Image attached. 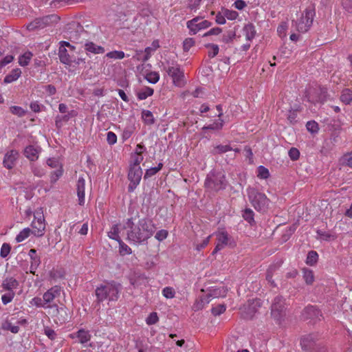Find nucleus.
Instances as JSON below:
<instances>
[{
    "label": "nucleus",
    "instance_id": "obj_57",
    "mask_svg": "<svg viewBox=\"0 0 352 352\" xmlns=\"http://www.w3.org/2000/svg\"><path fill=\"white\" fill-rule=\"evenodd\" d=\"M164 296L166 298H173L175 297V292L170 287H166L162 290Z\"/></svg>",
    "mask_w": 352,
    "mask_h": 352
},
{
    "label": "nucleus",
    "instance_id": "obj_11",
    "mask_svg": "<svg viewBox=\"0 0 352 352\" xmlns=\"http://www.w3.org/2000/svg\"><path fill=\"white\" fill-rule=\"evenodd\" d=\"M301 316L304 320H310L311 321L316 322L321 320L322 314L320 310L316 306L308 305L303 309Z\"/></svg>",
    "mask_w": 352,
    "mask_h": 352
},
{
    "label": "nucleus",
    "instance_id": "obj_56",
    "mask_svg": "<svg viewBox=\"0 0 352 352\" xmlns=\"http://www.w3.org/2000/svg\"><path fill=\"white\" fill-rule=\"evenodd\" d=\"M223 14H224L225 17H226L229 20H234L239 16V14L236 11L230 10L228 9H226L224 10Z\"/></svg>",
    "mask_w": 352,
    "mask_h": 352
},
{
    "label": "nucleus",
    "instance_id": "obj_12",
    "mask_svg": "<svg viewBox=\"0 0 352 352\" xmlns=\"http://www.w3.org/2000/svg\"><path fill=\"white\" fill-rule=\"evenodd\" d=\"M199 17H195L187 22V27L190 30V34H197L200 30L206 29L210 26H211V22L204 20L200 21Z\"/></svg>",
    "mask_w": 352,
    "mask_h": 352
},
{
    "label": "nucleus",
    "instance_id": "obj_64",
    "mask_svg": "<svg viewBox=\"0 0 352 352\" xmlns=\"http://www.w3.org/2000/svg\"><path fill=\"white\" fill-rule=\"evenodd\" d=\"M107 141L110 145L114 144L117 142L116 135L112 131H109L107 134Z\"/></svg>",
    "mask_w": 352,
    "mask_h": 352
},
{
    "label": "nucleus",
    "instance_id": "obj_48",
    "mask_svg": "<svg viewBox=\"0 0 352 352\" xmlns=\"http://www.w3.org/2000/svg\"><path fill=\"white\" fill-rule=\"evenodd\" d=\"M109 58L122 59L124 57V53L122 51H112L106 54Z\"/></svg>",
    "mask_w": 352,
    "mask_h": 352
},
{
    "label": "nucleus",
    "instance_id": "obj_45",
    "mask_svg": "<svg viewBox=\"0 0 352 352\" xmlns=\"http://www.w3.org/2000/svg\"><path fill=\"white\" fill-rule=\"evenodd\" d=\"M41 263V259L39 256L32 257L31 259L30 270V272L32 274H35V271Z\"/></svg>",
    "mask_w": 352,
    "mask_h": 352
},
{
    "label": "nucleus",
    "instance_id": "obj_15",
    "mask_svg": "<svg viewBox=\"0 0 352 352\" xmlns=\"http://www.w3.org/2000/svg\"><path fill=\"white\" fill-rule=\"evenodd\" d=\"M62 289L60 286L55 285L50 289H49L46 292L43 294V299L45 300V303L52 302L56 298H58L60 296L62 292Z\"/></svg>",
    "mask_w": 352,
    "mask_h": 352
},
{
    "label": "nucleus",
    "instance_id": "obj_27",
    "mask_svg": "<svg viewBox=\"0 0 352 352\" xmlns=\"http://www.w3.org/2000/svg\"><path fill=\"white\" fill-rule=\"evenodd\" d=\"M243 31L245 34L246 39L252 41L256 34L255 27L252 23H248L243 28Z\"/></svg>",
    "mask_w": 352,
    "mask_h": 352
},
{
    "label": "nucleus",
    "instance_id": "obj_5",
    "mask_svg": "<svg viewBox=\"0 0 352 352\" xmlns=\"http://www.w3.org/2000/svg\"><path fill=\"white\" fill-rule=\"evenodd\" d=\"M66 34L70 41L76 43H82L84 41H87L88 34L83 27L76 22L69 24Z\"/></svg>",
    "mask_w": 352,
    "mask_h": 352
},
{
    "label": "nucleus",
    "instance_id": "obj_2",
    "mask_svg": "<svg viewBox=\"0 0 352 352\" xmlns=\"http://www.w3.org/2000/svg\"><path fill=\"white\" fill-rule=\"evenodd\" d=\"M122 285L115 281L106 283L96 289L95 293L97 302L100 303L104 300L116 301L119 298V294L122 291Z\"/></svg>",
    "mask_w": 352,
    "mask_h": 352
},
{
    "label": "nucleus",
    "instance_id": "obj_1",
    "mask_svg": "<svg viewBox=\"0 0 352 352\" xmlns=\"http://www.w3.org/2000/svg\"><path fill=\"white\" fill-rule=\"evenodd\" d=\"M124 228L126 231V239L134 243H142L151 238L156 230L153 221L148 218L139 219L135 223L133 218L127 219Z\"/></svg>",
    "mask_w": 352,
    "mask_h": 352
},
{
    "label": "nucleus",
    "instance_id": "obj_32",
    "mask_svg": "<svg viewBox=\"0 0 352 352\" xmlns=\"http://www.w3.org/2000/svg\"><path fill=\"white\" fill-rule=\"evenodd\" d=\"M340 164L342 166H348L352 169V153L344 154L340 159Z\"/></svg>",
    "mask_w": 352,
    "mask_h": 352
},
{
    "label": "nucleus",
    "instance_id": "obj_42",
    "mask_svg": "<svg viewBox=\"0 0 352 352\" xmlns=\"http://www.w3.org/2000/svg\"><path fill=\"white\" fill-rule=\"evenodd\" d=\"M119 252L121 255L131 254L132 253L131 248L125 244L122 240L119 242Z\"/></svg>",
    "mask_w": 352,
    "mask_h": 352
},
{
    "label": "nucleus",
    "instance_id": "obj_22",
    "mask_svg": "<svg viewBox=\"0 0 352 352\" xmlns=\"http://www.w3.org/2000/svg\"><path fill=\"white\" fill-rule=\"evenodd\" d=\"M19 281L13 277H8L3 280L1 287L4 290L14 292L13 289L18 287Z\"/></svg>",
    "mask_w": 352,
    "mask_h": 352
},
{
    "label": "nucleus",
    "instance_id": "obj_60",
    "mask_svg": "<svg viewBox=\"0 0 352 352\" xmlns=\"http://www.w3.org/2000/svg\"><path fill=\"white\" fill-rule=\"evenodd\" d=\"M168 232L166 230H160L157 231L155 235V238L159 241H162L168 236Z\"/></svg>",
    "mask_w": 352,
    "mask_h": 352
},
{
    "label": "nucleus",
    "instance_id": "obj_44",
    "mask_svg": "<svg viewBox=\"0 0 352 352\" xmlns=\"http://www.w3.org/2000/svg\"><path fill=\"white\" fill-rule=\"evenodd\" d=\"M63 170L62 166H59V168L52 172L50 175V182L52 184H54L63 175Z\"/></svg>",
    "mask_w": 352,
    "mask_h": 352
},
{
    "label": "nucleus",
    "instance_id": "obj_6",
    "mask_svg": "<svg viewBox=\"0 0 352 352\" xmlns=\"http://www.w3.org/2000/svg\"><path fill=\"white\" fill-rule=\"evenodd\" d=\"M302 349L307 352H327V348L322 342L315 338L313 335H308L302 338Z\"/></svg>",
    "mask_w": 352,
    "mask_h": 352
},
{
    "label": "nucleus",
    "instance_id": "obj_23",
    "mask_svg": "<svg viewBox=\"0 0 352 352\" xmlns=\"http://www.w3.org/2000/svg\"><path fill=\"white\" fill-rule=\"evenodd\" d=\"M32 234L36 236H42L44 235L45 229V223L43 221H33L32 222Z\"/></svg>",
    "mask_w": 352,
    "mask_h": 352
},
{
    "label": "nucleus",
    "instance_id": "obj_36",
    "mask_svg": "<svg viewBox=\"0 0 352 352\" xmlns=\"http://www.w3.org/2000/svg\"><path fill=\"white\" fill-rule=\"evenodd\" d=\"M318 259V254L316 251H309L307 254L306 263L309 265H315Z\"/></svg>",
    "mask_w": 352,
    "mask_h": 352
},
{
    "label": "nucleus",
    "instance_id": "obj_61",
    "mask_svg": "<svg viewBox=\"0 0 352 352\" xmlns=\"http://www.w3.org/2000/svg\"><path fill=\"white\" fill-rule=\"evenodd\" d=\"M290 159L293 161L297 160L300 156L299 151L294 147L291 148L288 152Z\"/></svg>",
    "mask_w": 352,
    "mask_h": 352
},
{
    "label": "nucleus",
    "instance_id": "obj_47",
    "mask_svg": "<svg viewBox=\"0 0 352 352\" xmlns=\"http://www.w3.org/2000/svg\"><path fill=\"white\" fill-rule=\"evenodd\" d=\"M226 306L224 304H220L216 307H212L211 309V312L214 316H217L223 314L226 311Z\"/></svg>",
    "mask_w": 352,
    "mask_h": 352
},
{
    "label": "nucleus",
    "instance_id": "obj_62",
    "mask_svg": "<svg viewBox=\"0 0 352 352\" xmlns=\"http://www.w3.org/2000/svg\"><path fill=\"white\" fill-rule=\"evenodd\" d=\"M235 36L236 32L234 31H229L226 34H223L222 41L226 43H228L232 41Z\"/></svg>",
    "mask_w": 352,
    "mask_h": 352
},
{
    "label": "nucleus",
    "instance_id": "obj_30",
    "mask_svg": "<svg viewBox=\"0 0 352 352\" xmlns=\"http://www.w3.org/2000/svg\"><path fill=\"white\" fill-rule=\"evenodd\" d=\"M224 124V121L221 119H219L218 120L214 121L212 124H209L208 126H204L202 128L203 131L206 130H213V131H219L223 128Z\"/></svg>",
    "mask_w": 352,
    "mask_h": 352
},
{
    "label": "nucleus",
    "instance_id": "obj_59",
    "mask_svg": "<svg viewBox=\"0 0 352 352\" xmlns=\"http://www.w3.org/2000/svg\"><path fill=\"white\" fill-rule=\"evenodd\" d=\"M206 47H210L212 49L211 51L208 52V56L210 57L213 58L218 54L219 47L217 45L210 43V44L206 45Z\"/></svg>",
    "mask_w": 352,
    "mask_h": 352
},
{
    "label": "nucleus",
    "instance_id": "obj_43",
    "mask_svg": "<svg viewBox=\"0 0 352 352\" xmlns=\"http://www.w3.org/2000/svg\"><path fill=\"white\" fill-rule=\"evenodd\" d=\"M65 272L62 269H52L50 272V276L51 278L56 280L64 277Z\"/></svg>",
    "mask_w": 352,
    "mask_h": 352
},
{
    "label": "nucleus",
    "instance_id": "obj_29",
    "mask_svg": "<svg viewBox=\"0 0 352 352\" xmlns=\"http://www.w3.org/2000/svg\"><path fill=\"white\" fill-rule=\"evenodd\" d=\"M242 217L250 225L255 224V221L254 218V212L252 209L247 208L244 210H243Z\"/></svg>",
    "mask_w": 352,
    "mask_h": 352
},
{
    "label": "nucleus",
    "instance_id": "obj_37",
    "mask_svg": "<svg viewBox=\"0 0 352 352\" xmlns=\"http://www.w3.org/2000/svg\"><path fill=\"white\" fill-rule=\"evenodd\" d=\"M163 167L162 163H159L157 167L148 168L146 170L144 176V179H146L153 175H155L158 171H160Z\"/></svg>",
    "mask_w": 352,
    "mask_h": 352
},
{
    "label": "nucleus",
    "instance_id": "obj_28",
    "mask_svg": "<svg viewBox=\"0 0 352 352\" xmlns=\"http://www.w3.org/2000/svg\"><path fill=\"white\" fill-rule=\"evenodd\" d=\"M76 337L79 339L80 342L85 344L91 339V335L88 331L83 329L78 330L76 332Z\"/></svg>",
    "mask_w": 352,
    "mask_h": 352
},
{
    "label": "nucleus",
    "instance_id": "obj_3",
    "mask_svg": "<svg viewBox=\"0 0 352 352\" xmlns=\"http://www.w3.org/2000/svg\"><path fill=\"white\" fill-rule=\"evenodd\" d=\"M248 196L256 210L262 213L267 212L270 201L264 193L256 188H250L248 189Z\"/></svg>",
    "mask_w": 352,
    "mask_h": 352
},
{
    "label": "nucleus",
    "instance_id": "obj_40",
    "mask_svg": "<svg viewBox=\"0 0 352 352\" xmlns=\"http://www.w3.org/2000/svg\"><path fill=\"white\" fill-rule=\"evenodd\" d=\"M118 234H119L118 226V225H114L111 228V230L108 232V236L109 238L114 239V240L117 241L118 242H119L121 240V239L119 236Z\"/></svg>",
    "mask_w": 352,
    "mask_h": 352
},
{
    "label": "nucleus",
    "instance_id": "obj_38",
    "mask_svg": "<svg viewBox=\"0 0 352 352\" xmlns=\"http://www.w3.org/2000/svg\"><path fill=\"white\" fill-rule=\"evenodd\" d=\"M30 233H32V230H31L29 228H24L22 230L19 234L16 237V242H21L27 239Z\"/></svg>",
    "mask_w": 352,
    "mask_h": 352
},
{
    "label": "nucleus",
    "instance_id": "obj_13",
    "mask_svg": "<svg viewBox=\"0 0 352 352\" xmlns=\"http://www.w3.org/2000/svg\"><path fill=\"white\" fill-rule=\"evenodd\" d=\"M52 17H53L52 15L36 18L27 25V29L30 31H32L37 29L44 28L51 23Z\"/></svg>",
    "mask_w": 352,
    "mask_h": 352
},
{
    "label": "nucleus",
    "instance_id": "obj_20",
    "mask_svg": "<svg viewBox=\"0 0 352 352\" xmlns=\"http://www.w3.org/2000/svg\"><path fill=\"white\" fill-rule=\"evenodd\" d=\"M221 292L222 290L220 289H213L211 293L206 294V296L201 299V302H198L196 305L194 306V310H198L199 309H201L203 307V304L204 303H208L210 302V297L212 296L213 298H218L219 296H221Z\"/></svg>",
    "mask_w": 352,
    "mask_h": 352
},
{
    "label": "nucleus",
    "instance_id": "obj_63",
    "mask_svg": "<svg viewBox=\"0 0 352 352\" xmlns=\"http://www.w3.org/2000/svg\"><path fill=\"white\" fill-rule=\"evenodd\" d=\"M32 172L35 176L38 177H41L45 174V172L43 168L34 165L32 166Z\"/></svg>",
    "mask_w": 352,
    "mask_h": 352
},
{
    "label": "nucleus",
    "instance_id": "obj_58",
    "mask_svg": "<svg viewBox=\"0 0 352 352\" xmlns=\"http://www.w3.org/2000/svg\"><path fill=\"white\" fill-rule=\"evenodd\" d=\"M195 45V41L192 38H187L183 42L184 51L188 52Z\"/></svg>",
    "mask_w": 352,
    "mask_h": 352
},
{
    "label": "nucleus",
    "instance_id": "obj_39",
    "mask_svg": "<svg viewBox=\"0 0 352 352\" xmlns=\"http://www.w3.org/2000/svg\"><path fill=\"white\" fill-rule=\"evenodd\" d=\"M145 78L150 83L155 84L160 79V74L156 72H150L146 75Z\"/></svg>",
    "mask_w": 352,
    "mask_h": 352
},
{
    "label": "nucleus",
    "instance_id": "obj_19",
    "mask_svg": "<svg viewBox=\"0 0 352 352\" xmlns=\"http://www.w3.org/2000/svg\"><path fill=\"white\" fill-rule=\"evenodd\" d=\"M16 319L15 317L9 318L7 317L1 324V328L3 331H10L12 333H17L19 331V327L18 325H12V321Z\"/></svg>",
    "mask_w": 352,
    "mask_h": 352
},
{
    "label": "nucleus",
    "instance_id": "obj_55",
    "mask_svg": "<svg viewBox=\"0 0 352 352\" xmlns=\"http://www.w3.org/2000/svg\"><path fill=\"white\" fill-rule=\"evenodd\" d=\"M152 50V48L150 47H146L144 52L141 51V55H143V58H138V60L142 62L147 61L151 57Z\"/></svg>",
    "mask_w": 352,
    "mask_h": 352
},
{
    "label": "nucleus",
    "instance_id": "obj_16",
    "mask_svg": "<svg viewBox=\"0 0 352 352\" xmlns=\"http://www.w3.org/2000/svg\"><path fill=\"white\" fill-rule=\"evenodd\" d=\"M217 243L212 252V254H216L219 250H222L226 245H228L229 241V236L227 232H221L217 234Z\"/></svg>",
    "mask_w": 352,
    "mask_h": 352
},
{
    "label": "nucleus",
    "instance_id": "obj_50",
    "mask_svg": "<svg viewBox=\"0 0 352 352\" xmlns=\"http://www.w3.org/2000/svg\"><path fill=\"white\" fill-rule=\"evenodd\" d=\"M307 131L312 133H317L319 130L318 124L315 121H309L306 124Z\"/></svg>",
    "mask_w": 352,
    "mask_h": 352
},
{
    "label": "nucleus",
    "instance_id": "obj_31",
    "mask_svg": "<svg viewBox=\"0 0 352 352\" xmlns=\"http://www.w3.org/2000/svg\"><path fill=\"white\" fill-rule=\"evenodd\" d=\"M142 118L146 124L151 125L155 123V119L151 111L143 110L142 111Z\"/></svg>",
    "mask_w": 352,
    "mask_h": 352
},
{
    "label": "nucleus",
    "instance_id": "obj_51",
    "mask_svg": "<svg viewBox=\"0 0 352 352\" xmlns=\"http://www.w3.org/2000/svg\"><path fill=\"white\" fill-rule=\"evenodd\" d=\"M11 250V245L9 243H4L1 248L0 256L2 258H6L10 254Z\"/></svg>",
    "mask_w": 352,
    "mask_h": 352
},
{
    "label": "nucleus",
    "instance_id": "obj_49",
    "mask_svg": "<svg viewBox=\"0 0 352 352\" xmlns=\"http://www.w3.org/2000/svg\"><path fill=\"white\" fill-rule=\"evenodd\" d=\"M10 110L12 114L16 115L19 117H23L26 113V111L23 109H22L21 107H18V106H12L10 108Z\"/></svg>",
    "mask_w": 352,
    "mask_h": 352
},
{
    "label": "nucleus",
    "instance_id": "obj_33",
    "mask_svg": "<svg viewBox=\"0 0 352 352\" xmlns=\"http://www.w3.org/2000/svg\"><path fill=\"white\" fill-rule=\"evenodd\" d=\"M154 90L153 89L146 87L141 91H139L137 94L138 98L140 100H145L147 97L151 96L153 94Z\"/></svg>",
    "mask_w": 352,
    "mask_h": 352
},
{
    "label": "nucleus",
    "instance_id": "obj_7",
    "mask_svg": "<svg viewBox=\"0 0 352 352\" xmlns=\"http://www.w3.org/2000/svg\"><path fill=\"white\" fill-rule=\"evenodd\" d=\"M166 64L167 66L164 67V69L168 74V75L171 77L173 80V84L179 87H182L184 85V74L183 71L181 70L179 65L172 63V65H170L169 61H166Z\"/></svg>",
    "mask_w": 352,
    "mask_h": 352
},
{
    "label": "nucleus",
    "instance_id": "obj_17",
    "mask_svg": "<svg viewBox=\"0 0 352 352\" xmlns=\"http://www.w3.org/2000/svg\"><path fill=\"white\" fill-rule=\"evenodd\" d=\"M85 180L82 177H80L76 184V192L78 196V201L80 206L85 204Z\"/></svg>",
    "mask_w": 352,
    "mask_h": 352
},
{
    "label": "nucleus",
    "instance_id": "obj_34",
    "mask_svg": "<svg viewBox=\"0 0 352 352\" xmlns=\"http://www.w3.org/2000/svg\"><path fill=\"white\" fill-rule=\"evenodd\" d=\"M303 278L307 285H312L314 281V276L312 270L307 268L303 269Z\"/></svg>",
    "mask_w": 352,
    "mask_h": 352
},
{
    "label": "nucleus",
    "instance_id": "obj_53",
    "mask_svg": "<svg viewBox=\"0 0 352 352\" xmlns=\"http://www.w3.org/2000/svg\"><path fill=\"white\" fill-rule=\"evenodd\" d=\"M274 270H275V267H270L267 270V272H266V280L273 287H276V285L275 284L274 280L272 279L273 272H274Z\"/></svg>",
    "mask_w": 352,
    "mask_h": 352
},
{
    "label": "nucleus",
    "instance_id": "obj_41",
    "mask_svg": "<svg viewBox=\"0 0 352 352\" xmlns=\"http://www.w3.org/2000/svg\"><path fill=\"white\" fill-rule=\"evenodd\" d=\"M232 150V148L230 145H218L214 147L212 153L214 155L222 154Z\"/></svg>",
    "mask_w": 352,
    "mask_h": 352
},
{
    "label": "nucleus",
    "instance_id": "obj_35",
    "mask_svg": "<svg viewBox=\"0 0 352 352\" xmlns=\"http://www.w3.org/2000/svg\"><path fill=\"white\" fill-rule=\"evenodd\" d=\"M32 56L33 54L30 52H26L23 55H21L19 58V65L23 67L28 65Z\"/></svg>",
    "mask_w": 352,
    "mask_h": 352
},
{
    "label": "nucleus",
    "instance_id": "obj_24",
    "mask_svg": "<svg viewBox=\"0 0 352 352\" xmlns=\"http://www.w3.org/2000/svg\"><path fill=\"white\" fill-rule=\"evenodd\" d=\"M58 56L60 61L62 63L68 65H71L72 64L73 57L69 54L68 51L65 47H59Z\"/></svg>",
    "mask_w": 352,
    "mask_h": 352
},
{
    "label": "nucleus",
    "instance_id": "obj_18",
    "mask_svg": "<svg viewBox=\"0 0 352 352\" xmlns=\"http://www.w3.org/2000/svg\"><path fill=\"white\" fill-rule=\"evenodd\" d=\"M41 148L35 147L32 145H29L24 149V155L30 161L34 162L38 160Z\"/></svg>",
    "mask_w": 352,
    "mask_h": 352
},
{
    "label": "nucleus",
    "instance_id": "obj_25",
    "mask_svg": "<svg viewBox=\"0 0 352 352\" xmlns=\"http://www.w3.org/2000/svg\"><path fill=\"white\" fill-rule=\"evenodd\" d=\"M21 74V70L19 68L14 69L10 74L6 75L4 78L3 82L5 83H10L16 80Z\"/></svg>",
    "mask_w": 352,
    "mask_h": 352
},
{
    "label": "nucleus",
    "instance_id": "obj_46",
    "mask_svg": "<svg viewBox=\"0 0 352 352\" xmlns=\"http://www.w3.org/2000/svg\"><path fill=\"white\" fill-rule=\"evenodd\" d=\"M258 177L261 179H267L270 177V172L267 168L263 166L258 167Z\"/></svg>",
    "mask_w": 352,
    "mask_h": 352
},
{
    "label": "nucleus",
    "instance_id": "obj_54",
    "mask_svg": "<svg viewBox=\"0 0 352 352\" xmlns=\"http://www.w3.org/2000/svg\"><path fill=\"white\" fill-rule=\"evenodd\" d=\"M159 320V318L156 312H152L147 317L146 322L148 325L154 324L157 323Z\"/></svg>",
    "mask_w": 352,
    "mask_h": 352
},
{
    "label": "nucleus",
    "instance_id": "obj_52",
    "mask_svg": "<svg viewBox=\"0 0 352 352\" xmlns=\"http://www.w3.org/2000/svg\"><path fill=\"white\" fill-rule=\"evenodd\" d=\"M15 296L14 292H8L7 294H3L1 296V300L3 305H7L10 302Z\"/></svg>",
    "mask_w": 352,
    "mask_h": 352
},
{
    "label": "nucleus",
    "instance_id": "obj_4",
    "mask_svg": "<svg viewBox=\"0 0 352 352\" xmlns=\"http://www.w3.org/2000/svg\"><path fill=\"white\" fill-rule=\"evenodd\" d=\"M204 185L208 190L217 192L226 188V177L221 172L211 171L207 175Z\"/></svg>",
    "mask_w": 352,
    "mask_h": 352
},
{
    "label": "nucleus",
    "instance_id": "obj_26",
    "mask_svg": "<svg viewBox=\"0 0 352 352\" xmlns=\"http://www.w3.org/2000/svg\"><path fill=\"white\" fill-rule=\"evenodd\" d=\"M340 100L344 104H350L352 102V90L349 88L344 89L340 94Z\"/></svg>",
    "mask_w": 352,
    "mask_h": 352
},
{
    "label": "nucleus",
    "instance_id": "obj_8",
    "mask_svg": "<svg viewBox=\"0 0 352 352\" xmlns=\"http://www.w3.org/2000/svg\"><path fill=\"white\" fill-rule=\"evenodd\" d=\"M285 300L281 296H277L274 298L271 305V314L272 317L280 320L285 315Z\"/></svg>",
    "mask_w": 352,
    "mask_h": 352
},
{
    "label": "nucleus",
    "instance_id": "obj_9",
    "mask_svg": "<svg viewBox=\"0 0 352 352\" xmlns=\"http://www.w3.org/2000/svg\"><path fill=\"white\" fill-rule=\"evenodd\" d=\"M314 14V10L307 9L305 14H302L300 19L296 22L297 30L300 32H307L312 25Z\"/></svg>",
    "mask_w": 352,
    "mask_h": 352
},
{
    "label": "nucleus",
    "instance_id": "obj_10",
    "mask_svg": "<svg viewBox=\"0 0 352 352\" xmlns=\"http://www.w3.org/2000/svg\"><path fill=\"white\" fill-rule=\"evenodd\" d=\"M142 175V170L141 167H130L128 179L130 181V184L128 186V191L129 192H133L137 186L139 184Z\"/></svg>",
    "mask_w": 352,
    "mask_h": 352
},
{
    "label": "nucleus",
    "instance_id": "obj_14",
    "mask_svg": "<svg viewBox=\"0 0 352 352\" xmlns=\"http://www.w3.org/2000/svg\"><path fill=\"white\" fill-rule=\"evenodd\" d=\"M19 156V153L16 150L12 149L8 151L3 160V164L5 168L8 169H12L14 166L16 160Z\"/></svg>",
    "mask_w": 352,
    "mask_h": 352
},
{
    "label": "nucleus",
    "instance_id": "obj_21",
    "mask_svg": "<svg viewBox=\"0 0 352 352\" xmlns=\"http://www.w3.org/2000/svg\"><path fill=\"white\" fill-rule=\"evenodd\" d=\"M85 50L87 52V54L92 53L94 54H99L104 53V48L100 45H98L93 42L87 41L85 43Z\"/></svg>",
    "mask_w": 352,
    "mask_h": 352
}]
</instances>
